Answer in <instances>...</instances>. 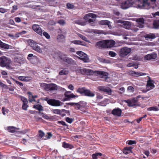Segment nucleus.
Listing matches in <instances>:
<instances>
[{
  "label": "nucleus",
  "instance_id": "f257e3e1",
  "mask_svg": "<svg viewBox=\"0 0 159 159\" xmlns=\"http://www.w3.org/2000/svg\"><path fill=\"white\" fill-rule=\"evenodd\" d=\"M156 0H138V6L141 9H149L154 8L156 7Z\"/></svg>",
  "mask_w": 159,
  "mask_h": 159
},
{
  "label": "nucleus",
  "instance_id": "f03ea898",
  "mask_svg": "<svg viewBox=\"0 0 159 159\" xmlns=\"http://www.w3.org/2000/svg\"><path fill=\"white\" fill-rule=\"evenodd\" d=\"M11 61L7 57L3 56L0 57V65L2 67H6L8 69H13V68L10 66Z\"/></svg>",
  "mask_w": 159,
  "mask_h": 159
},
{
  "label": "nucleus",
  "instance_id": "7ed1b4c3",
  "mask_svg": "<svg viewBox=\"0 0 159 159\" xmlns=\"http://www.w3.org/2000/svg\"><path fill=\"white\" fill-rule=\"evenodd\" d=\"M76 91L82 95L88 97H93L95 95L93 93L91 92L89 90L85 89L84 87L79 88L77 89Z\"/></svg>",
  "mask_w": 159,
  "mask_h": 159
},
{
  "label": "nucleus",
  "instance_id": "20e7f679",
  "mask_svg": "<svg viewBox=\"0 0 159 159\" xmlns=\"http://www.w3.org/2000/svg\"><path fill=\"white\" fill-rule=\"evenodd\" d=\"M59 57L64 62L70 65H76L75 61L72 58L68 57L65 54L60 55Z\"/></svg>",
  "mask_w": 159,
  "mask_h": 159
},
{
  "label": "nucleus",
  "instance_id": "39448f33",
  "mask_svg": "<svg viewBox=\"0 0 159 159\" xmlns=\"http://www.w3.org/2000/svg\"><path fill=\"white\" fill-rule=\"evenodd\" d=\"M43 86H44L46 91L56 90L57 89V85L54 84H46L43 83Z\"/></svg>",
  "mask_w": 159,
  "mask_h": 159
},
{
  "label": "nucleus",
  "instance_id": "423d86ee",
  "mask_svg": "<svg viewBox=\"0 0 159 159\" xmlns=\"http://www.w3.org/2000/svg\"><path fill=\"white\" fill-rule=\"evenodd\" d=\"M131 51L130 48L127 47L122 48L119 52V55L120 57H124L128 54Z\"/></svg>",
  "mask_w": 159,
  "mask_h": 159
},
{
  "label": "nucleus",
  "instance_id": "0eeeda50",
  "mask_svg": "<svg viewBox=\"0 0 159 159\" xmlns=\"http://www.w3.org/2000/svg\"><path fill=\"white\" fill-rule=\"evenodd\" d=\"M133 4V0H126L121 3L120 7L121 8L126 9L132 7Z\"/></svg>",
  "mask_w": 159,
  "mask_h": 159
},
{
  "label": "nucleus",
  "instance_id": "6e6552de",
  "mask_svg": "<svg viewBox=\"0 0 159 159\" xmlns=\"http://www.w3.org/2000/svg\"><path fill=\"white\" fill-rule=\"evenodd\" d=\"M95 75H98L99 76L102 78H104L106 80L108 78L109 75L108 73L103 71H95Z\"/></svg>",
  "mask_w": 159,
  "mask_h": 159
},
{
  "label": "nucleus",
  "instance_id": "1a4fd4ad",
  "mask_svg": "<svg viewBox=\"0 0 159 159\" xmlns=\"http://www.w3.org/2000/svg\"><path fill=\"white\" fill-rule=\"evenodd\" d=\"M76 54L80 56V59L82 60L85 62L88 61V60L87 55L81 51H78Z\"/></svg>",
  "mask_w": 159,
  "mask_h": 159
},
{
  "label": "nucleus",
  "instance_id": "9d476101",
  "mask_svg": "<svg viewBox=\"0 0 159 159\" xmlns=\"http://www.w3.org/2000/svg\"><path fill=\"white\" fill-rule=\"evenodd\" d=\"M98 89L99 91L106 93L109 95H111V90L109 87L103 86H99L98 87Z\"/></svg>",
  "mask_w": 159,
  "mask_h": 159
},
{
  "label": "nucleus",
  "instance_id": "9b49d317",
  "mask_svg": "<svg viewBox=\"0 0 159 159\" xmlns=\"http://www.w3.org/2000/svg\"><path fill=\"white\" fill-rule=\"evenodd\" d=\"M64 96L66 98L64 99H70L72 98H75L78 97V95H75L70 91H66L64 93Z\"/></svg>",
  "mask_w": 159,
  "mask_h": 159
},
{
  "label": "nucleus",
  "instance_id": "f8f14e48",
  "mask_svg": "<svg viewBox=\"0 0 159 159\" xmlns=\"http://www.w3.org/2000/svg\"><path fill=\"white\" fill-rule=\"evenodd\" d=\"M49 105L54 106H58L61 105L62 103L58 100H45Z\"/></svg>",
  "mask_w": 159,
  "mask_h": 159
},
{
  "label": "nucleus",
  "instance_id": "ddd939ff",
  "mask_svg": "<svg viewBox=\"0 0 159 159\" xmlns=\"http://www.w3.org/2000/svg\"><path fill=\"white\" fill-rule=\"evenodd\" d=\"M30 47L38 52H40L42 51L41 49L38 46L37 43L31 39H30Z\"/></svg>",
  "mask_w": 159,
  "mask_h": 159
},
{
  "label": "nucleus",
  "instance_id": "4468645a",
  "mask_svg": "<svg viewBox=\"0 0 159 159\" xmlns=\"http://www.w3.org/2000/svg\"><path fill=\"white\" fill-rule=\"evenodd\" d=\"M33 30L39 35L41 36L42 35V30L39 25L34 24L32 26Z\"/></svg>",
  "mask_w": 159,
  "mask_h": 159
},
{
  "label": "nucleus",
  "instance_id": "2eb2a0df",
  "mask_svg": "<svg viewBox=\"0 0 159 159\" xmlns=\"http://www.w3.org/2000/svg\"><path fill=\"white\" fill-rule=\"evenodd\" d=\"M95 46L99 48H106L105 40H102L96 43Z\"/></svg>",
  "mask_w": 159,
  "mask_h": 159
},
{
  "label": "nucleus",
  "instance_id": "dca6fc26",
  "mask_svg": "<svg viewBox=\"0 0 159 159\" xmlns=\"http://www.w3.org/2000/svg\"><path fill=\"white\" fill-rule=\"evenodd\" d=\"M129 74L130 75L136 77L146 75V73H145L135 72L134 71L132 70L129 71Z\"/></svg>",
  "mask_w": 159,
  "mask_h": 159
},
{
  "label": "nucleus",
  "instance_id": "f3484780",
  "mask_svg": "<svg viewBox=\"0 0 159 159\" xmlns=\"http://www.w3.org/2000/svg\"><path fill=\"white\" fill-rule=\"evenodd\" d=\"M123 102L127 103L129 106H133L138 105L137 100H123Z\"/></svg>",
  "mask_w": 159,
  "mask_h": 159
},
{
  "label": "nucleus",
  "instance_id": "a211bd4d",
  "mask_svg": "<svg viewBox=\"0 0 159 159\" xmlns=\"http://www.w3.org/2000/svg\"><path fill=\"white\" fill-rule=\"evenodd\" d=\"M106 48L112 47L115 44V42L112 40H105Z\"/></svg>",
  "mask_w": 159,
  "mask_h": 159
},
{
  "label": "nucleus",
  "instance_id": "6ab92c4d",
  "mask_svg": "<svg viewBox=\"0 0 159 159\" xmlns=\"http://www.w3.org/2000/svg\"><path fill=\"white\" fill-rule=\"evenodd\" d=\"M144 21V19L143 18L137 19L136 20V21L138 24L137 26L139 28H143V27Z\"/></svg>",
  "mask_w": 159,
  "mask_h": 159
},
{
  "label": "nucleus",
  "instance_id": "aec40b11",
  "mask_svg": "<svg viewBox=\"0 0 159 159\" xmlns=\"http://www.w3.org/2000/svg\"><path fill=\"white\" fill-rule=\"evenodd\" d=\"M157 54L156 53H152L150 54L146 55L145 57V59L147 60L152 59H155L157 57Z\"/></svg>",
  "mask_w": 159,
  "mask_h": 159
},
{
  "label": "nucleus",
  "instance_id": "412c9836",
  "mask_svg": "<svg viewBox=\"0 0 159 159\" xmlns=\"http://www.w3.org/2000/svg\"><path fill=\"white\" fill-rule=\"evenodd\" d=\"M146 86V89L148 90L153 89L155 87L154 84L152 83V81L150 80L148 81Z\"/></svg>",
  "mask_w": 159,
  "mask_h": 159
},
{
  "label": "nucleus",
  "instance_id": "4be33fe9",
  "mask_svg": "<svg viewBox=\"0 0 159 159\" xmlns=\"http://www.w3.org/2000/svg\"><path fill=\"white\" fill-rule=\"evenodd\" d=\"M84 72L85 73V75H95V71H93V70L84 68Z\"/></svg>",
  "mask_w": 159,
  "mask_h": 159
},
{
  "label": "nucleus",
  "instance_id": "5701e85b",
  "mask_svg": "<svg viewBox=\"0 0 159 159\" xmlns=\"http://www.w3.org/2000/svg\"><path fill=\"white\" fill-rule=\"evenodd\" d=\"M121 113V110L119 108L115 109L112 111V114H113V115L118 116H120Z\"/></svg>",
  "mask_w": 159,
  "mask_h": 159
},
{
  "label": "nucleus",
  "instance_id": "b1692460",
  "mask_svg": "<svg viewBox=\"0 0 159 159\" xmlns=\"http://www.w3.org/2000/svg\"><path fill=\"white\" fill-rule=\"evenodd\" d=\"M66 36L63 34H58L57 37V39L58 42H64L65 40Z\"/></svg>",
  "mask_w": 159,
  "mask_h": 159
},
{
  "label": "nucleus",
  "instance_id": "393cba45",
  "mask_svg": "<svg viewBox=\"0 0 159 159\" xmlns=\"http://www.w3.org/2000/svg\"><path fill=\"white\" fill-rule=\"evenodd\" d=\"M0 48L4 49H9L10 48V45L4 43L0 40Z\"/></svg>",
  "mask_w": 159,
  "mask_h": 159
},
{
  "label": "nucleus",
  "instance_id": "a878e982",
  "mask_svg": "<svg viewBox=\"0 0 159 159\" xmlns=\"http://www.w3.org/2000/svg\"><path fill=\"white\" fill-rule=\"evenodd\" d=\"M133 148L132 147H126L123 150V152L125 154H127L130 153H132V149Z\"/></svg>",
  "mask_w": 159,
  "mask_h": 159
},
{
  "label": "nucleus",
  "instance_id": "bb28decb",
  "mask_svg": "<svg viewBox=\"0 0 159 159\" xmlns=\"http://www.w3.org/2000/svg\"><path fill=\"white\" fill-rule=\"evenodd\" d=\"M98 23L99 25H107L108 27H109L110 24V21L107 20H102L98 22Z\"/></svg>",
  "mask_w": 159,
  "mask_h": 159
},
{
  "label": "nucleus",
  "instance_id": "cd10ccee",
  "mask_svg": "<svg viewBox=\"0 0 159 159\" xmlns=\"http://www.w3.org/2000/svg\"><path fill=\"white\" fill-rule=\"evenodd\" d=\"M19 128H17L13 126H10L8 127L7 129L9 132L14 133L17 131Z\"/></svg>",
  "mask_w": 159,
  "mask_h": 159
},
{
  "label": "nucleus",
  "instance_id": "c85d7f7f",
  "mask_svg": "<svg viewBox=\"0 0 159 159\" xmlns=\"http://www.w3.org/2000/svg\"><path fill=\"white\" fill-rule=\"evenodd\" d=\"M84 19L86 20V21L88 22L89 23H90V25L92 26L95 25L94 23H93L95 21L94 20L89 18V17L85 18V16L84 17Z\"/></svg>",
  "mask_w": 159,
  "mask_h": 159
},
{
  "label": "nucleus",
  "instance_id": "c756f323",
  "mask_svg": "<svg viewBox=\"0 0 159 159\" xmlns=\"http://www.w3.org/2000/svg\"><path fill=\"white\" fill-rule=\"evenodd\" d=\"M37 61V58L36 56H33V54L30 53V63L34 64Z\"/></svg>",
  "mask_w": 159,
  "mask_h": 159
},
{
  "label": "nucleus",
  "instance_id": "7c9ffc66",
  "mask_svg": "<svg viewBox=\"0 0 159 159\" xmlns=\"http://www.w3.org/2000/svg\"><path fill=\"white\" fill-rule=\"evenodd\" d=\"M153 25L154 28H158L159 27V20H154L153 22Z\"/></svg>",
  "mask_w": 159,
  "mask_h": 159
},
{
  "label": "nucleus",
  "instance_id": "2f4dec72",
  "mask_svg": "<svg viewBox=\"0 0 159 159\" xmlns=\"http://www.w3.org/2000/svg\"><path fill=\"white\" fill-rule=\"evenodd\" d=\"M23 102L22 109L24 110H26L27 108L28 107L27 105L28 101L27 100H24Z\"/></svg>",
  "mask_w": 159,
  "mask_h": 159
},
{
  "label": "nucleus",
  "instance_id": "473e14b6",
  "mask_svg": "<svg viewBox=\"0 0 159 159\" xmlns=\"http://www.w3.org/2000/svg\"><path fill=\"white\" fill-rule=\"evenodd\" d=\"M89 17L94 19L96 17V15L93 13H90L86 14L85 16V18Z\"/></svg>",
  "mask_w": 159,
  "mask_h": 159
},
{
  "label": "nucleus",
  "instance_id": "72a5a7b5",
  "mask_svg": "<svg viewBox=\"0 0 159 159\" xmlns=\"http://www.w3.org/2000/svg\"><path fill=\"white\" fill-rule=\"evenodd\" d=\"M76 72L80 73L83 75H85L84 69H82L81 67H78L76 70Z\"/></svg>",
  "mask_w": 159,
  "mask_h": 159
},
{
  "label": "nucleus",
  "instance_id": "f704fd0d",
  "mask_svg": "<svg viewBox=\"0 0 159 159\" xmlns=\"http://www.w3.org/2000/svg\"><path fill=\"white\" fill-rule=\"evenodd\" d=\"M68 73L69 71L68 70L65 69H63L60 71L59 74L60 75H66L68 74Z\"/></svg>",
  "mask_w": 159,
  "mask_h": 159
},
{
  "label": "nucleus",
  "instance_id": "c9c22d12",
  "mask_svg": "<svg viewBox=\"0 0 159 159\" xmlns=\"http://www.w3.org/2000/svg\"><path fill=\"white\" fill-rule=\"evenodd\" d=\"M62 146L63 147L65 148H69L70 149H71L73 148V147L72 145L68 144L66 143L65 142H63V143Z\"/></svg>",
  "mask_w": 159,
  "mask_h": 159
},
{
  "label": "nucleus",
  "instance_id": "e433bc0d",
  "mask_svg": "<svg viewBox=\"0 0 159 159\" xmlns=\"http://www.w3.org/2000/svg\"><path fill=\"white\" fill-rule=\"evenodd\" d=\"M147 110L149 111H157L159 110V109L156 107H152L148 108Z\"/></svg>",
  "mask_w": 159,
  "mask_h": 159
},
{
  "label": "nucleus",
  "instance_id": "4c0bfd02",
  "mask_svg": "<svg viewBox=\"0 0 159 159\" xmlns=\"http://www.w3.org/2000/svg\"><path fill=\"white\" fill-rule=\"evenodd\" d=\"M156 37L155 35L153 34L150 33L149 34H147L146 35V38H148V39H153L155 38Z\"/></svg>",
  "mask_w": 159,
  "mask_h": 159
},
{
  "label": "nucleus",
  "instance_id": "58836bf2",
  "mask_svg": "<svg viewBox=\"0 0 159 159\" xmlns=\"http://www.w3.org/2000/svg\"><path fill=\"white\" fill-rule=\"evenodd\" d=\"M102 154L101 153H96L92 155V157L93 159H97V156H101Z\"/></svg>",
  "mask_w": 159,
  "mask_h": 159
},
{
  "label": "nucleus",
  "instance_id": "ea45409f",
  "mask_svg": "<svg viewBox=\"0 0 159 159\" xmlns=\"http://www.w3.org/2000/svg\"><path fill=\"white\" fill-rule=\"evenodd\" d=\"M34 107L37 110H38L39 111H42L43 110V107L40 105H34Z\"/></svg>",
  "mask_w": 159,
  "mask_h": 159
},
{
  "label": "nucleus",
  "instance_id": "a19ab883",
  "mask_svg": "<svg viewBox=\"0 0 159 159\" xmlns=\"http://www.w3.org/2000/svg\"><path fill=\"white\" fill-rule=\"evenodd\" d=\"M57 23L63 26L66 24V22L64 20L61 19L58 20L57 22Z\"/></svg>",
  "mask_w": 159,
  "mask_h": 159
},
{
  "label": "nucleus",
  "instance_id": "79ce46f5",
  "mask_svg": "<svg viewBox=\"0 0 159 159\" xmlns=\"http://www.w3.org/2000/svg\"><path fill=\"white\" fill-rule=\"evenodd\" d=\"M71 43H73L74 44H78V45H84L82 44V42L80 40H74L71 41Z\"/></svg>",
  "mask_w": 159,
  "mask_h": 159
},
{
  "label": "nucleus",
  "instance_id": "37998d69",
  "mask_svg": "<svg viewBox=\"0 0 159 159\" xmlns=\"http://www.w3.org/2000/svg\"><path fill=\"white\" fill-rule=\"evenodd\" d=\"M0 86L2 87L3 90L4 89H8V87L6 85L0 82Z\"/></svg>",
  "mask_w": 159,
  "mask_h": 159
},
{
  "label": "nucleus",
  "instance_id": "c03bdc74",
  "mask_svg": "<svg viewBox=\"0 0 159 159\" xmlns=\"http://www.w3.org/2000/svg\"><path fill=\"white\" fill-rule=\"evenodd\" d=\"M78 36L83 40L85 41H87V38L85 36L80 34H79Z\"/></svg>",
  "mask_w": 159,
  "mask_h": 159
},
{
  "label": "nucleus",
  "instance_id": "a18cd8bd",
  "mask_svg": "<svg viewBox=\"0 0 159 159\" xmlns=\"http://www.w3.org/2000/svg\"><path fill=\"white\" fill-rule=\"evenodd\" d=\"M70 105H75V107L76 108H77L78 109H80V105L79 103H76L72 102V103H70Z\"/></svg>",
  "mask_w": 159,
  "mask_h": 159
},
{
  "label": "nucleus",
  "instance_id": "49530a36",
  "mask_svg": "<svg viewBox=\"0 0 159 159\" xmlns=\"http://www.w3.org/2000/svg\"><path fill=\"white\" fill-rule=\"evenodd\" d=\"M51 111L55 114H58L61 113V111L59 109H52Z\"/></svg>",
  "mask_w": 159,
  "mask_h": 159
},
{
  "label": "nucleus",
  "instance_id": "de8ad7c7",
  "mask_svg": "<svg viewBox=\"0 0 159 159\" xmlns=\"http://www.w3.org/2000/svg\"><path fill=\"white\" fill-rule=\"evenodd\" d=\"M43 34L47 39H49L50 38V35L45 31H44L43 32Z\"/></svg>",
  "mask_w": 159,
  "mask_h": 159
},
{
  "label": "nucleus",
  "instance_id": "09e8293b",
  "mask_svg": "<svg viewBox=\"0 0 159 159\" xmlns=\"http://www.w3.org/2000/svg\"><path fill=\"white\" fill-rule=\"evenodd\" d=\"M39 114L41 116H42V117L44 119H49V117L48 116L45 115L43 114V113H42L41 112H39Z\"/></svg>",
  "mask_w": 159,
  "mask_h": 159
},
{
  "label": "nucleus",
  "instance_id": "8fccbe9b",
  "mask_svg": "<svg viewBox=\"0 0 159 159\" xmlns=\"http://www.w3.org/2000/svg\"><path fill=\"white\" fill-rule=\"evenodd\" d=\"M94 33L95 34H104V31L102 30H95L94 31Z\"/></svg>",
  "mask_w": 159,
  "mask_h": 159
},
{
  "label": "nucleus",
  "instance_id": "3c124183",
  "mask_svg": "<svg viewBox=\"0 0 159 159\" xmlns=\"http://www.w3.org/2000/svg\"><path fill=\"white\" fill-rule=\"evenodd\" d=\"M98 60L102 62L103 63H107L109 61L108 60L104 59L101 58H99Z\"/></svg>",
  "mask_w": 159,
  "mask_h": 159
},
{
  "label": "nucleus",
  "instance_id": "603ef678",
  "mask_svg": "<svg viewBox=\"0 0 159 159\" xmlns=\"http://www.w3.org/2000/svg\"><path fill=\"white\" fill-rule=\"evenodd\" d=\"M123 24L125 26H129L130 25V22L128 21H121Z\"/></svg>",
  "mask_w": 159,
  "mask_h": 159
},
{
  "label": "nucleus",
  "instance_id": "864d4df0",
  "mask_svg": "<svg viewBox=\"0 0 159 159\" xmlns=\"http://www.w3.org/2000/svg\"><path fill=\"white\" fill-rule=\"evenodd\" d=\"M13 80L15 81L16 84L18 85L19 86L21 87L23 86V84L22 83L20 82L17 80H16L14 79Z\"/></svg>",
  "mask_w": 159,
  "mask_h": 159
},
{
  "label": "nucleus",
  "instance_id": "5fc2aeb1",
  "mask_svg": "<svg viewBox=\"0 0 159 159\" xmlns=\"http://www.w3.org/2000/svg\"><path fill=\"white\" fill-rule=\"evenodd\" d=\"M127 143L129 145H131L136 143V142L134 140H129L127 142Z\"/></svg>",
  "mask_w": 159,
  "mask_h": 159
},
{
  "label": "nucleus",
  "instance_id": "6e6d98bb",
  "mask_svg": "<svg viewBox=\"0 0 159 159\" xmlns=\"http://www.w3.org/2000/svg\"><path fill=\"white\" fill-rule=\"evenodd\" d=\"M109 54L111 57H114L116 56V53L113 51H110L109 53Z\"/></svg>",
  "mask_w": 159,
  "mask_h": 159
},
{
  "label": "nucleus",
  "instance_id": "4d7b16f0",
  "mask_svg": "<svg viewBox=\"0 0 159 159\" xmlns=\"http://www.w3.org/2000/svg\"><path fill=\"white\" fill-rule=\"evenodd\" d=\"M127 90L130 92H133L134 91V88L132 86H129L127 88Z\"/></svg>",
  "mask_w": 159,
  "mask_h": 159
},
{
  "label": "nucleus",
  "instance_id": "13d9d810",
  "mask_svg": "<svg viewBox=\"0 0 159 159\" xmlns=\"http://www.w3.org/2000/svg\"><path fill=\"white\" fill-rule=\"evenodd\" d=\"M66 6L68 9H72L74 7V6L70 3H67Z\"/></svg>",
  "mask_w": 159,
  "mask_h": 159
},
{
  "label": "nucleus",
  "instance_id": "bf43d9fd",
  "mask_svg": "<svg viewBox=\"0 0 159 159\" xmlns=\"http://www.w3.org/2000/svg\"><path fill=\"white\" fill-rule=\"evenodd\" d=\"M39 137L42 138L44 135V132L42 130H40L39 131Z\"/></svg>",
  "mask_w": 159,
  "mask_h": 159
},
{
  "label": "nucleus",
  "instance_id": "052dcab7",
  "mask_svg": "<svg viewBox=\"0 0 159 159\" xmlns=\"http://www.w3.org/2000/svg\"><path fill=\"white\" fill-rule=\"evenodd\" d=\"M7 11V9L2 8H0V12L2 13H4Z\"/></svg>",
  "mask_w": 159,
  "mask_h": 159
},
{
  "label": "nucleus",
  "instance_id": "680f3d73",
  "mask_svg": "<svg viewBox=\"0 0 159 159\" xmlns=\"http://www.w3.org/2000/svg\"><path fill=\"white\" fill-rule=\"evenodd\" d=\"M66 121L69 123H71L73 121V120L72 119L70 118L69 117H67L66 119Z\"/></svg>",
  "mask_w": 159,
  "mask_h": 159
},
{
  "label": "nucleus",
  "instance_id": "e2e57ef3",
  "mask_svg": "<svg viewBox=\"0 0 159 159\" xmlns=\"http://www.w3.org/2000/svg\"><path fill=\"white\" fill-rule=\"evenodd\" d=\"M97 98L98 99H101L103 98V96L100 94L97 93Z\"/></svg>",
  "mask_w": 159,
  "mask_h": 159
},
{
  "label": "nucleus",
  "instance_id": "0e129e2a",
  "mask_svg": "<svg viewBox=\"0 0 159 159\" xmlns=\"http://www.w3.org/2000/svg\"><path fill=\"white\" fill-rule=\"evenodd\" d=\"M15 61L18 64H17V65H20L21 64L23 63V62L22 60H17L16 59Z\"/></svg>",
  "mask_w": 159,
  "mask_h": 159
},
{
  "label": "nucleus",
  "instance_id": "69168bd1",
  "mask_svg": "<svg viewBox=\"0 0 159 159\" xmlns=\"http://www.w3.org/2000/svg\"><path fill=\"white\" fill-rule=\"evenodd\" d=\"M113 13L117 16H119L120 13L119 11H117L116 10H113Z\"/></svg>",
  "mask_w": 159,
  "mask_h": 159
},
{
  "label": "nucleus",
  "instance_id": "338daca9",
  "mask_svg": "<svg viewBox=\"0 0 159 159\" xmlns=\"http://www.w3.org/2000/svg\"><path fill=\"white\" fill-rule=\"evenodd\" d=\"M152 14L153 17H155L156 16H159V11H157L155 13H152Z\"/></svg>",
  "mask_w": 159,
  "mask_h": 159
},
{
  "label": "nucleus",
  "instance_id": "774afa93",
  "mask_svg": "<svg viewBox=\"0 0 159 159\" xmlns=\"http://www.w3.org/2000/svg\"><path fill=\"white\" fill-rule=\"evenodd\" d=\"M15 21L17 22H20V19L19 17H16L15 18Z\"/></svg>",
  "mask_w": 159,
  "mask_h": 159
}]
</instances>
